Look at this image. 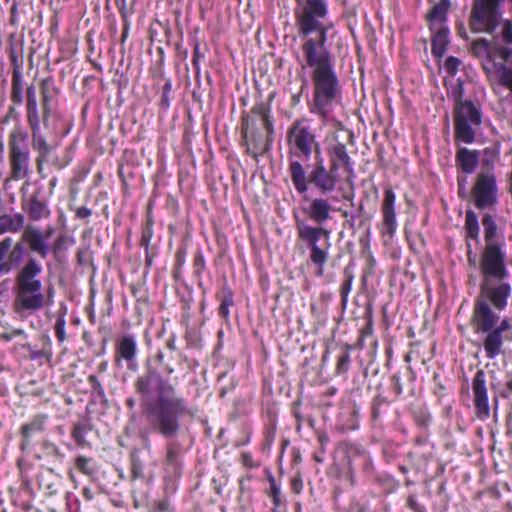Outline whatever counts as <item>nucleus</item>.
Instances as JSON below:
<instances>
[{"instance_id": "45", "label": "nucleus", "mask_w": 512, "mask_h": 512, "mask_svg": "<svg viewBox=\"0 0 512 512\" xmlns=\"http://www.w3.org/2000/svg\"><path fill=\"white\" fill-rule=\"evenodd\" d=\"M88 382L91 385L92 393L95 394L101 401L106 400L104 388L102 387L97 376L94 374L89 375Z\"/></svg>"}, {"instance_id": "51", "label": "nucleus", "mask_w": 512, "mask_h": 512, "mask_svg": "<svg viewBox=\"0 0 512 512\" xmlns=\"http://www.w3.org/2000/svg\"><path fill=\"white\" fill-rule=\"evenodd\" d=\"M460 64L461 61L459 58L455 56H449L445 60L444 68L449 75L454 76L457 73Z\"/></svg>"}, {"instance_id": "9", "label": "nucleus", "mask_w": 512, "mask_h": 512, "mask_svg": "<svg viewBox=\"0 0 512 512\" xmlns=\"http://www.w3.org/2000/svg\"><path fill=\"white\" fill-rule=\"evenodd\" d=\"M504 0H474L469 18L473 32L493 33L499 24L498 6Z\"/></svg>"}, {"instance_id": "33", "label": "nucleus", "mask_w": 512, "mask_h": 512, "mask_svg": "<svg viewBox=\"0 0 512 512\" xmlns=\"http://www.w3.org/2000/svg\"><path fill=\"white\" fill-rule=\"evenodd\" d=\"M251 112L261 118L263 126L267 132L274 134L273 122L270 117L271 107L269 103H257L253 106Z\"/></svg>"}, {"instance_id": "20", "label": "nucleus", "mask_w": 512, "mask_h": 512, "mask_svg": "<svg viewBox=\"0 0 512 512\" xmlns=\"http://www.w3.org/2000/svg\"><path fill=\"white\" fill-rule=\"evenodd\" d=\"M22 209L32 221H39L50 216L47 199L42 187H37L28 198H22Z\"/></svg>"}, {"instance_id": "35", "label": "nucleus", "mask_w": 512, "mask_h": 512, "mask_svg": "<svg viewBox=\"0 0 512 512\" xmlns=\"http://www.w3.org/2000/svg\"><path fill=\"white\" fill-rule=\"evenodd\" d=\"M465 231L469 238L478 241L479 238V223L478 217L473 210H467L465 214Z\"/></svg>"}, {"instance_id": "58", "label": "nucleus", "mask_w": 512, "mask_h": 512, "mask_svg": "<svg viewBox=\"0 0 512 512\" xmlns=\"http://www.w3.org/2000/svg\"><path fill=\"white\" fill-rule=\"evenodd\" d=\"M269 483H270L271 495L273 497V502H274L275 505H279V503H280V501H279L280 489L277 486L275 478L272 475L269 476Z\"/></svg>"}, {"instance_id": "59", "label": "nucleus", "mask_w": 512, "mask_h": 512, "mask_svg": "<svg viewBox=\"0 0 512 512\" xmlns=\"http://www.w3.org/2000/svg\"><path fill=\"white\" fill-rule=\"evenodd\" d=\"M13 240L11 237H6L0 241V261H2L7 252L12 247Z\"/></svg>"}, {"instance_id": "38", "label": "nucleus", "mask_w": 512, "mask_h": 512, "mask_svg": "<svg viewBox=\"0 0 512 512\" xmlns=\"http://www.w3.org/2000/svg\"><path fill=\"white\" fill-rule=\"evenodd\" d=\"M25 243L21 238L12 248L10 253L8 254V263H10L13 267H18L23 260L25 254Z\"/></svg>"}, {"instance_id": "22", "label": "nucleus", "mask_w": 512, "mask_h": 512, "mask_svg": "<svg viewBox=\"0 0 512 512\" xmlns=\"http://www.w3.org/2000/svg\"><path fill=\"white\" fill-rule=\"evenodd\" d=\"M326 152L333 170L338 171L342 167L348 173L353 172V162L344 143L336 141L327 146Z\"/></svg>"}, {"instance_id": "7", "label": "nucleus", "mask_w": 512, "mask_h": 512, "mask_svg": "<svg viewBox=\"0 0 512 512\" xmlns=\"http://www.w3.org/2000/svg\"><path fill=\"white\" fill-rule=\"evenodd\" d=\"M454 135L456 140L465 144H471L475 140V128L482 123L480 106L471 100L454 105Z\"/></svg>"}, {"instance_id": "8", "label": "nucleus", "mask_w": 512, "mask_h": 512, "mask_svg": "<svg viewBox=\"0 0 512 512\" xmlns=\"http://www.w3.org/2000/svg\"><path fill=\"white\" fill-rule=\"evenodd\" d=\"M294 219L298 238L303 241L310 250L309 257L328 253L331 246L330 230L323 226L309 225L297 214H294Z\"/></svg>"}, {"instance_id": "32", "label": "nucleus", "mask_w": 512, "mask_h": 512, "mask_svg": "<svg viewBox=\"0 0 512 512\" xmlns=\"http://www.w3.org/2000/svg\"><path fill=\"white\" fill-rule=\"evenodd\" d=\"M23 75L20 68L17 66L12 71V79H11V92L10 99L15 105H21L24 101L23 96Z\"/></svg>"}, {"instance_id": "61", "label": "nucleus", "mask_w": 512, "mask_h": 512, "mask_svg": "<svg viewBox=\"0 0 512 512\" xmlns=\"http://www.w3.org/2000/svg\"><path fill=\"white\" fill-rule=\"evenodd\" d=\"M407 506L412 509L415 512H423L424 509L420 506V504L417 502L414 495H410L407 498Z\"/></svg>"}, {"instance_id": "16", "label": "nucleus", "mask_w": 512, "mask_h": 512, "mask_svg": "<svg viewBox=\"0 0 512 512\" xmlns=\"http://www.w3.org/2000/svg\"><path fill=\"white\" fill-rule=\"evenodd\" d=\"M500 317L492 309V306L486 302V299L475 298L473 312L470 319L471 325L475 332L486 333L492 330L498 323Z\"/></svg>"}, {"instance_id": "34", "label": "nucleus", "mask_w": 512, "mask_h": 512, "mask_svg": "<svg viewBox=\"0 0 512 512\" xmlns=\"http://www.w3.org/2000/svg\"><path fill=\"white\" fill-rule=\"evenodd\" d=\"M92 430V427L87 422L76 423L71 431V437L79 447H85L89 443L85 439V434Z\"/></svg>"}, {"instance_id": "18", "label": "nucleus", "mask_w": 512, "mask_h": 512, "mask_svg": "<svg viewBox=\"0 0 512 512\" xmlns=\"http://www.w3.org/2000/svg\"><path fill=\"white\" fill-rule=\"evenodd\" d=\"M497 187L495 177L491 174H479L473 188L474 204L479 209H484L495 204Z\"/></svg>"}, {"instance_id": "52", "label": "nucleus", "mask_w": 512, "mask_h": 512, "mask_svg": "<svg viewBox=\"0 0 512 512\" xmlns=\"http://www.w3.org/2000/svg\"><path fill=\"white\" fill-rule=\"evenodd\" d=\"M205 259L200 250H197L194 254L193 268L194 273L200 276L205 269Z\"/></svg>"}, {"instance_id": "21", "label": "nucleus", "mask_w": 512, "mask_h": 512, "mask_svg": "<svg viewBox=\"0 0 512 512\" xmlns=\"http://www.w3.org/2000/svg\"><path fill=\"white\" fill-rule=\"evenodd\" d=\"M472 389L474 393V405L478 417H488L490 409L488 404L486 375L484 370L479 369L476 371L472 381Z\"/></svg>"}, {"instance_id": "10", "label": "nucleus", "mask_w": 512, "mask_h": 512, "mask_svg": "<svg viewBox=\"0 0 512 512\" xmlns=\"http://www.w3.org/2000/svg\"><path fill=\"white\" fill-rule=\"evenodd\" d=\"M42 94V121L41 126L46 139L56 136L59 133V115L53 107V100L59 90L52 78H45L40 83Z\"/></svg>"}, {"instance_id": "50", "label": "nucleus", "mask_w": 512, "mask_h": 512, "mask_svg": "<svg viewBox=\"0 0 512 512\" xmlns=\"http://www.w3.org/2000/svg\"><path fill=\"white\" fill-rule=\"evenodd\" d=\"M90 458L79 456L76 458L75 465L76 468L81 471L83 474L92 475L94 470L90 467Z\"/></svg>"}, {"instance_id": "57", "label": "nucleus", "mask_w": 512, "mask_h": 512, "mask_svg": "<svg viewBox=\"0 0 512 512\" xmlns=\"http://www.w3.org/2000/svg\"><path fill=\"white\" fill-rule=\"evenodd\" d=\"M43 448L47 451L48 455H53L56 457H63V453L60 451V449L51 441L44 440L42 442Z\"/></svg>"}, {"instance_id": "23", "label": "nucleus", "mask_w": 512, "mask_h": 512, "mask_svg": "<svg viewBox=\"0 0 512 512\" xmlns=\"http://www.w3.org/2000/svg\"><path fill=\"white\" fill-rule=\"evenodd\" d=\"M21 238L25 244L27 243L29 245L32 252L39 254L43 259L47 257L49 249L40 229L27 226L24 229Z\"/></svg>"}, {"instance_id": "11", "label": "nucleus", "mask_w": 512, "mask_h": 512, "mask_svg": "<svg viewBox=\"0 0 512 512\" xmlns=\"http://www.w3.org/2000/svg\"><path fill=\"white\" fill-rule=\"evenodd\" d=\"M287 139L295 148L297 156L301 155L308 159L314 153V159H316L318 155H323L315 133L309 126L302 125L299 120L294 121L288 129Z\"/></svg>"}, {"instance_id": "27", "label": "nucleus", "mask_w": 512, "mask_h": 512, "mask_svg": "<svg viewBox=\"0 0 512 512\" xmlns=\"http://www.w3.org/2000/svg\"><path fill=\"white\" fill-rule=\"evenodd\" d=\"M37 482L40 489L44 490L46 495L53 496L57 494L61 485V476L54 472V469L47 468L37 475Z\"/></svg>"}, {"instance_id": "40", "label": "nucleus", "mask_w": 512, "mask_h": 512, "mask_svg": "<svg viewBox=\"0 0 512 512\" xmlns=\"http://www.w3.org/2000/svg\"><path fill=\"white\" fill-rule=\"evenodd\" d=\"M350 349L351 346L346 344L341 353L338 355L337 358V365H336V373L337 374H345L350 367Z\"/></svg>"}, {"instance_id": "36", "label": "nucleus", "mask_w": 512, "mask_h": 512, "mask_svg": "<svg viewBox=\"0 0 512 512\" xmlns=\"http://www.w3.org/2000/svg\"><path fill=\"white\" fill-rule=\"evenodd\" d=\"M499 84L508 88L512 93V69L503 63H494Z\"/></svg>"}, {"instance_id": "26", "label": "nucleus", "mask_w": 512, "mask_h": 512, "mask_svg": "<svg viewBox=\"0 0 512 512\" xmlns=\"http://www.w3.org/2000/svg\"><path fill=\"white\" fill-rule=\"evenodd\" d=\"M480 152L461 147L456 153V163L466 174H472L478 166Z\"/></svg>"}, {"instance_id": "56", "label": "nucleus", "mask_w": 512, "mask_h": 512, "mask_svg": "<svg viewBox=\"0 0 512 512\" xmlns=\"http://www.w3.org/2000/svg\"><path fill=\"white\" fill-rule=\"evenodd\" d=\"M172 89V84L170 80H167L163 86L162 96L160 105L167 109L170 106V92Z\"/></svg>"}, {"instance_id": "17", "label": "nucleus", "mask_w": 512, "mask_h": 512, "mask_svg": "<svg viewBox=\"0 0 512 512\" xmlns=\"http://www.w3.org/2000/svg\"><path fill=\"white\" fill-rule=\"evenodd\" d=\"M137 353L136 337L133 334H125L115 343L114 363L117 367H122V361H124L128 370L136 372L138 370Z\"/></svg>"}, {"instance_id": "54", "label": "nucleus", "mask_w": 512, "mask_h": 512, "mask_svg": "<svg viewBox=\"0 0 512 512\" xmlns=\"http://www.w3.org/2000/svg\"><path fill=\"white\" fill-rule=\"evenodd\" d=\"M233 305V296L231 293L226 295L218 308V313L221 317L227 318L229 315V307Z\"/></svg>"}, {"instance_id": "24", "label": "nucleus", "mask_w": 512, "mask_h": 512, "mask_svg": "<svg viewBox=\"0 0 512 512\" xmlns=\"http://www.w3.org/2000/svg\"><path fill=\"white\" fill-rule=\"evenodd\" d=\"M485 334L487 335L483 342V347L486 353V357L489 359H494L501 353V347L504 340H512V336L510 337L508 334L502 335L498 331H495L494 328L487 331Z\"/></svg>"}, {"instance_id": "41", "label": "nucleus", "mask_w": 512, "mask_h": 512, "mask_svg": "<svg viewBox=\"0 0 512 512\" xmlns=\"http://www.w3.org/2000/svg\"><path fill=\"white\" fill-rule=\"evenodd\" d=\"M138 453H139V451L137 449H133L130 453L131 476L133 479L144 477V474H143L144 465H143L142 461L140 460Z\"/></svg>"}, {"instance_id": "39", "label": "nucleus", "mask_w": 512, "mask_h": 512, "mask_svg": "<svg viewBox=\"0 0 512 512\" xmlns=\"http://www.w3.org/2000/svg\"><path fill=\"white\" fill-rule=\"evenodd\" d=\"M489 41L485 38H479L472 43L471 51L472 54L478 58L486 57L488 61H491V54L489 51Z\"/></svg>"}, {"instance_id": "5", "label": "nucleus", "mask_w": 512, "mask_h": 512, "mask_svg": "<svg viewBox=\"0 0 512 512\" xmlns=\"http://www.w3.org/2000/svg\"><path fill=\"white\" fill-rule=\"evenodd\" d=\"M298 9L295 12L296 27L300 37L313 35L315 32H328L329 25L325 23L328 14L326 0H296Z\"/></svg>"}, {"instance_id": "15", "label": "nucleus", "mask_w": 512, "mask_h": 512, "mask_svg": "<svg viewBox=\"0 0 512 512\" xmlns=\"http://www.w3.org/2000/svg\"><path fill=\"white\" fill-rule=\"evenodd\" d=\"M477 298L486 299L496 311H503L508 305L512 288L506 280H482Z\"/></svg>"}, {"instance_id": "63", "label": "nucleus", "mask_w": 512, "mask_h": 512, "mask_svg": "<svg viewBox=\"0 0 512 512\" xmlns=\"http://www.w3.org/2000/svg\"><path fill=\"white\" fill-rule=\"evenodd\" d=\"M511 328L510 321L505 318L501 320L498 326L495 325L494 330L498 331L500 334H504L506 331H508Z\"/></svg>"}, {"instance_id": "3", "label": "nucleus", "mask_w": 512, "mask_h": 512, "mask_svg": "<svg viewBox=\"0 0 512 512\" xmlns=\"http://www.w3.org/2000/svg\"><path fill=\"white\" fill-rule=\"evenodd\" d=\"M42 267L33 257H29L15 276L13 286V309L17 314L34 313L44 307L42 282L38 278Z\"/></svg>"}, {"instance_id": "46", "label": "nucleus", "mask_w": 512, "mask_h": 512, "mask_svg": "<svg viewBox=\"0 0 512 512\" xmlns=\"http://www.w3.org/2000/svg\"><path fill=\"white\" fill-rule=\"evenodd\" d=\"M153 236V230H152V224L150 220H148L142 229L141 239H140V246L143 247L145 250L149 249V244Z\"/></svg>"}, {"instance_id": "13", "label": "nucleus", "mask_w": 512, "mask_h": 512, "mask_svg": "<svg viewBox=\"0 0 512 512\" xmlns=\"http://www.w3.org/2000/svg\"><path fill=\"white\" fill-rule=\"evenodd\" d=\"M274 134L266 131L265 139L260 130L255 126V122L250 119L248 114H243L241 118V139L242 144L247 147L246 152L254 158L258 154L264 155L270 149Z\"/></svg>"}, {"instance_id": "29", "label": "nucleus", "mask_w": 512, "mask_h": 512, "mask_svg": "<svg viewBox=\"0 0 512 512\" xmlns=\"http://www.w3.org/2000/svg\"><path fill=\"white\" fill-rule=\"evenodd\" d=\"M432 32V39H431V50L432 54L435 57H442L447 49V45L449 43L448 36H449V28L447 25H442L435 27L434 31Z\"/></svg>"}, {"instance_id": "6", "label": "nucleus", "mask_w": 512, "mask_h": 512, "mask_svg": "<svg viewBox=\"0 0 512 512\" xmlns=\"http://www.w3.org/2000/svg\"><path fill=\"white\" fill-rule=\"evenodd\" d=\"M26 117L31 130L32 147L39 154L37 158L38 165L45 159L52 147L46 141L41 121H42V102L38 104L36 88L33 84L26 88Z\"/></svg>"}, {"instance_id": "30", "label": "nucleus", "mask_w": 512, "mask_h": 512, "mask_svg": "<svg viewBox=\"0 0 512 512\" xmlns=\"http://www.w3.org/2000/svg\"><path fill=\"white\" fill-rule=\"evenodd\" d=\"M47 417L44 415H37L29 423L21 427L22 441L20 448L25 450L30 445V439L33 433L42 432L45 427Z\"/></svg>"}, {"instance_id": "64", "label": "nucleus", "mask_w": 512, "mask_h": 512, "mask_svg": "<svg viewBox=\"0 0 512 512\" xmlns=\"http://www.w3.org/2000/svg\"><path fill=\"white\" fill-rule=\"evenodd\" d=\"M502 39L505 43H512V28L506 25L502 30Z\"/></svg>"}, {"instance_id": "47", "label": "nucleus", "mask_w": 512, "mask_h": 512, "mask_svg": "<svg viewBox=\"0 0 512 512\" xmlns=\"http://www.w3.org/2000/svg\"><path fill=\"white\" fill-rule=\"evenodd\" d=\"M115 2H116L117 7L119 8L121 17L124 21V28H123V32L121 35V39H122V41H125L127 34H128V29H129V24L127 21L128 12L126 9V0H115Z\"/></svg>"}, {"instance_id": "2", "label": "nucleus", "mask_w": 512, "mask_h": 512, "mask_svg": "<svg viewBox=\"0 0 512 512\" xmlns=\"http://www.w3.org/2000/svg\"><path fill=\"white\" fill-rule=\"evenodd\" d=\"M327 33L315 32L314 36L301 37L303 39L302 52L305 63L302 69L311 68L313 84L312 100L309 102V111L317 115L323 124L334 123V107L341 100V86L334 69V60L326 48Z\"/></svg>"}, {"instance_id": "14", "label": "nucleus", "mask_w": 512, "mask_h": 512, "mask_svg": "<svg viewBox=\"0 0 512 512\" xmlns=\"http://www.w3.org/2000/svg\"><path fill=\"white\" fill-rule=\"evenodd\" d=\"M27 132L15 130L10 134V162L12 177L14 179H23L29 172V151L27 148Z\"/></svg>"}, {"instance_id": "12", "label": "nucleus", "mask_w": 512, "mask_h": 512, "mask_svg": "<svg viewBox=\"0 0 512 512\" xmlns=\"http://www.w3.org/2000/svg\"><path fill=\"white\" fill-rule=\"evenodd\" d=\"M505 253L500 244H486L480 259L482 280H507L509 272L505 263Z\"/></svg>"}, {"instance_id": "53", "label": "nucleus", "mask_w": 512, "mask_h": 512, "mask_svg": "<svg viewBox=\"0 0 512 512\" xmlns=\"http://www.w3.org/2000/svg\"><path fill=\"white\" fill-rule=\"evenodd\" d=\"M328 257H329V252L328 253H324V254H320V256L309 257L311 262L314 265H316L317 268H318L317 272H316L317 276H322L323 275L324 265L327 262Z\"/></svg>"}, {"instance_id": "49", "label": "nucleus", "mask_w": 512, "mask_h": 512, "mask_svg": "<svg viewBox=\"0 0 512 512\" xmlns=\"http://www.w3.org/2000/svg\"><path fill=\"white\" fill-rule=\"evenodd\" d=\"M65 324H66V321H65V318H64V313H61L57 317L56 322H55V326H54L55 334H56V337H57L59 342H64L65 339H66Z\"/></svg>"}, {"instance_id": "55", "label": "nucleus", "mask_w": 512, "mask_h": 512, "mask_svg": "<svg viewBox=\"0 0 512 512\" xmlns=\"http://www.w3.org/2000/svg\"><path fill=\"white\" fill-rule=\"evenodd\" d=\"M390 386L396 397H399L402 394L403 386L399 373H394L390 377Z\"/></svg>"}, {"instance_id": "42", "label": "nucleus", "mask_w": 512, "mask_h": 512, "mask_svg": "<svg viewBox=\"0 0 512 512\" xmlns=\"http://www.w3.org/2000/svg\"><path fill=\"white\" fill-rule=\"evenodd\" d=\"M389 404L386 397L378 394L371 403V416L374 421L378 420L382 415V408Z\"/></svg>"}, {"instance_id": "37", "label": "nucleus", "mask_w": 512, "mask_h": 512, "mask_svg": "<svg viewBox=\"0 0 512 512\" xmlns=\"http://www.w3.org/2000/svg\"><path fill=\"white\" fill-rule=\"evenodd\" d=\"M482 225L484 228V237L486 244L495 243L494 238L497 232V225L492 215L485 214L482 218Z\"/></svg>"}, {"instance_id": "44", "label": "nucleus", "mask_w": 512, "mask_h": 512, "mask_svg": "<svg viewBox=\"0 0 512 512\" xmlns=\"http://www.w3.org/2000/svg\"><path fill=\"white\" fill-rule=\"evenodd\" d=\"M345 280L340 287L341 303L343 306L347 304V298L352 288L353 275L348 269L344 270Z\"/></svg>"}, {"instance_id": "28", "label": "nucleus", "mask_w": 512, "mask_h": 512, "mask_svg": "<svg viewBox=\"0 0 512 512\" xmlns=\"http://www.w3.org/2000/svg\"><path fill=\"white\" fill-rule=\"evenodd\" d=\"M449 8L450 0H440L429 10L426 20L431 31H434L435 27L446 25Z\"/></svg>"}, {"instance_id": "4", "label": "nucleus", "mask_w": 512, "mask_h": 512, "mask_svg": "<svg viewBox=\"0 0 512 512\" xmlns=\"http://www.w3.org/2000/svg\"><path fill=\"white\" fill-rule=\"evenodd\" d=\"M309 167L310 171L306 173L301 162L297 160L290 162L289 173L295 190L299 194H306L311 185L322 196L332 193L338 182V171L333 170L330 165L326 166L323 155H318Z\"/></svg>"}, {"instance_id": "31", "label": "nucleus", "mask_w": 512, "mask_h": 512, "mask_svg": "<svg viewBox=\"0 0 512 512\" xmlns=\"http://www.w3.org/2000/svg\"><path fill=\"white\" fill-rule=\"evenodd\" d=\"M25 217L21 213L0 215V234L6 232H18L24 227Z\"/></svg>"}, {"instance_id": "60", "label": "nucleus", "mask_w": 512, "mask_h": 512, "mask_svg": "<svg viewBox=\"0 0 512 512\" xmlns=\"http://www.w3.org/2000/svg\"><path fill=\"white\" fill-rule=\"evenodd\" d=\"M463 84L462 82H459L457 86L453 89L452 95L454 99V105H458L460 103H464L465 100H462L463 98Z\"/></svg>"}, {"instance_id": "25", "label": "nucleus", "mask_w": 512, "mask_h": 512, "mask_svg": "<svg viewBox=\"0 0 512 512\" xmlns=\"http://www.w3.org/2000/svg\"><path fill=\"white\" fill-rule=\"evenodd\" d=\"M395 193L391 188H387L384 192V200L382 203L383 223L387 227V232L392 234L396 228V214L394 210Z\"/></svg>"}, {"instance_id": "62", "label": "nucleus", "mask_w": 512, "mask_h": 512, "mask_svg": "<svg viewBox=\"0 0 512 512\" xmlns=\"http://www.w3.org/2000/svg\"><path fill=\"white\" fill-rule=\"evenodd\" d=\"M54 293V287L50 284L46 289V293H44V298H46V300H44V307L50 306L53 303Z\"/></svg>"}, {"instance_id": "1", "label": "nucleus", "mask_w": 512, "mask_h": 512, "mask_svg": "<svg viewBox=\"0 0 512 512\" xmlns=\"http://www.w3.org/2000/svg\"><path fill=\"white\" fill-rule=\"evenodd\" d=\"M134 390L139 396L147 430L167 441L163 459L166 471L174 476L179 475L183 466L184 448L176 438L182 431L183 420L193 419L195 410L149 361L135 379Z\"/></svg>"}, {"instance_id": "19", "label": "nucleus", "mask_w": 512, "mask_h": 512, "mask_svg": "<svg viewBox=\"0 0 512 512\" xmlns=\"http://www.w3.org/2000/svg\"><path fill=\"white\" fill-rule=\"evenodd\" d=\"M309 205L303 208V212L316 224L322 226L323 223L331 219V212L334 210L331 201L337 200V197H314L304 196Z\"/></svg>"}, {"instance_id": "43", "label": "nucleus", "mask_w": 512, "mask_h": 512, "mask_svg": "<svg viewBox=\"0 0 512 512\" xmlns=\"http://www.w3.org/2000/svg\"><path fill=\"white\" fill-rule=\"evenodd\" d=\"M68 242H72L67 236L59 235L53 246V253L56 260L61 261L64 253L68 249Z\"/></svg>"}, {"instance_id": "48", "label": "nucleus", "mask_w": 512, "mask_h": 512, "mask_svg": "<svg viewBox=\"0 0 512 512\" xmlns=\"http://www.w3.org/2000/svg\"><path fill=\"white\" fill-rule=\"evenodd\" d=\"M204 54L200 53L199 49V42L197 38H193V58H192V64L195 69L196 78L199 77L200 74V58H203Z\"/></svg>"}]
</instances>
